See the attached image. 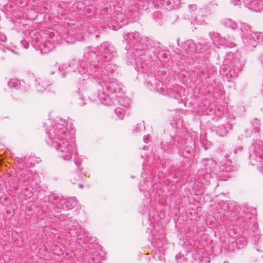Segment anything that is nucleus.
<instances>
[{
  "instance_id": "4",
  "label": "nucleus",
  "mask_w": 263,
  "mask_h": 263,
  "mask_svg": "<svg viewBox=\"0 0 263 263\" xmlns=\"http://www.w3.org/2000/svg\"><path fill=\"white\" fill-rule=\"evenodd\" d=\"M217 212L215 214L217 217L220 219L222 217H228L229 212H233V214L237 216L235 220V224L240 231L250 230V236H252L254 244L256 245L259 240V232L256 226V221L253 215L244 208L237 206L235 201H221L217 205Z\"/></svg>"
},
{
  "instance_id": "50",
  "label": "nucleus",
  "mask_w": 263,
  "mask_h": 263,
  "mask_svg": "<svg viewBox=\"0 0 263 263\" xmlns=\"http://www.w3.org/2000/svg\"><path fill=\"white\" fill-rule=\"evenodd\" d=\"M25 189L26 190H28L27 187H25Z\"/></svg>"
},
{
  "instance_id": "14",
  "label": "nucleus",
  "mask_w": 263,
  "mask_h": 263,
  "mask_svg": "<svg viewBox=\"0 0 263 263\" xmlns=\"http://www.w3.org/2000/svg\"><path fill=\"white\" fill-rule=\"evenodd\" d=\"M238 3L237 5L241 4L242 3L244 5L249 9L255 12H259L263 10V1L259 0H236Z\"/></svg>"
},
{
  "instance_id": "5",
  "label": "nucleus",
  "mask_w": 263,
  "mask_h": 263,
  "mask_svg": "<svg viewBox=\"0 0 263 263\" xmlns=\"http://www.w3.org/2000/svg\"><path fill=\"white\" fill-rule=\"evenodd\" d=\"M124 40L130 47H133V54L136 58H141V57H147L150 59H159V54L164 52L161 51L160 43L155 42L147 37H140L139 33L137 32H129L124 35Z\"/></svg>"
},
{
  "instance_id": "27",
  "label": "nucleus",
  "mask_w": 263,
  "mask_h": 263,
  "mask_svg": "<svg viewBox=\"0 0 263 263\" xmlns=\"http://www.w3.org/2000/svg\"><path fill=\"white\" fill-rule=\"evenodd\" d=\"M180 0H166V8L167 9H178L181 5Z\"/></svg>"
},
{
  "instance_id": "1",
  "label": "nucleus",
  "mask_w": 263,
  "mask_h": 263,
  "mask_svg": "<svg viewBox=\"0 0 263 263\" xmlns=\"http://www.w3.org/2000/svg\"><path fill=\"white\" fill-rule=\"evenodd\" d=\"M84 57L87 60L83 61L80 63L78 61L72 60L69 62V66L78 69L79 73L81 75L84 80L92 78L98 80H102L100 84L104 83L105 85L111 83V79L115 70V65L111 64H103L100 66L95 63L97 59L95 51L90 48L87 47L84 50Z\"/></svg>"
},
{
  "instance_id": "38",
  "label": "nucleus",
  "mask_w": 263,
  "mask_h": 263,
  "mask_svg": "<svg viewBox=\"0 0 263 263\" xmlns=\"http://www.w3.org/2000/svg\"><path fill=\"white\" fill-rule=\"evenodd\" d=\"M74 164L75 165L76 167H77L79 170V172H78V179H79L81 178V177L79 175V172L82 170V168L81 167L80 163L78 160H77L76 159L74 160Z\"/></svg>"
},
{
  "instance_id": "46",
  "label": "nucleus",
  "mask_w": 263,
  "mask_h": 263,
  "mask_svg": "<svg viewBox=\"0 0 263 263\" xmlns=\"http://www.w3.org/2000/svg\"><path fill=\"white\" fill-rule=\"evenodd\" d=\"M259 59L263 66V53L260 55Z\"/></svg>"
},
{
  "instance_id": "51",
  "label": "nucleus",
  "mask_w": 263,
  "mask_h": 263,
  "mask_svg": "<svg viewBox=\"0 0 263 263\" xmlns=\"http://www.w3.org/2000/svg\"><path fill=\"white\" fill-rule=\"evenodd\" d=\"M223 263H229L228 262L224 261Z\"/></svg>"
},
{
  "instance_id": "35",
  "label": "nucleus",
  "mask_w": 263,
  "mask_h": 263,
  "mask_svg": "<svg viewBox=\"0 0 263 263\" xmlns=\"http://www.w3.org/2000/svg\"><path fill=\"white\" fill-rule=\"evenodd\" d=\"M78 100L79 102L77 103L80 106H83L87 105L89 103L93 102V100Z\"/></svg>"
},
{
  "instance_id": "42",
  "label": "nucleus",
  "mask_w": 263,
  "mask_h": 263,
  "mask_svg": "<svg viewBox=\"0 0 263 263\" xmlns=\"http://www.w3.org/2000/svg\"><path fill=\"white\" fill-rule=\"evenodd\" d=\"M189 9L193 11L196 10L197 9V5L195 4L191 5L189 7Z\"/></svg>"
},
{
  "instance_id": "9",
  "label": "nucleus",
  "mask_w": 263,
  "mask_h": 263,
  "mask_svg": "<svg viewBox=\"0 0 263 263\" xmlns=\"http://www.w3.org/2000/svg\"><path fill=\"white\" fill-rule=\"evenodd\" d=\"M187 136L189 135L186 134L184 135V136H182V134L179 133L174 137L170 136L167 141L162 143L163 146L162 147L164 151L172 153L174 151V146L178 147L186 144V140L185 139Z\"/></svg>"
},
{
  "instance_id": "41",
  "label": "nucleus",
  "mask_w": 263,
  "mask_h": 263,
  "mask_svg": "<svg viewBox=\"0 0 263 263\" xmlns=\"http://www.w3.org/2000/svg\"><path fill=\"white\" fill-rule=\"evenodd\" d=\"M21 43L24 48H28L29 46V44L26 42L25 41H22Z\"/></svg>"
},
{
  "instance_id": "47",
  "label": "nucleus",
  "mask_w": 263,
  "mask_h": 263,
  "mask_svg": "<svg viewBox=\"0 0 263 263\" xmlns=\"http://www.w3.org/2000/svg\"><path fill=\"white\" fill-rule=\"evenodd\" d=\"M231 2L233 3L234 5H237V3H238V2L236 1V0H233Z\"/></svg>"
},
{
  "instance_id": "10",
  "label": "nucleus",
  "mask_w": 263,
  "mask_h": 263,
  "mask_svg": "<svg viewBox=\"0 0 263 263\" xmlns=\"http://www.w3.org/2000/svg\"><path fill=\"white\" fill-rule=\"evenodd\" d=\"M209 34L213 44L216 46L219 45L224 47L233 48L236 46L235 39L233 36L228 35L221 37L218 33L212 32H210Z\"/></svg>"
},
{
  "instance_id": "44",
  "label": "nucleus",
  "mask_w": 263,
  "mask_h": 263,
  "mask_svg": "<svg viewBox=\"0 0 263 263\" xmlns=\"http://www.w3.org/2000/svg\"><path fill=\"white\" fill-rule=\"evenodd\" d=\"M198 44L199 45H201V44H203L204 45L206 46V47H207L208 46L207 45L205 44V43H204L203 42V41L202 40H200L199 42H198Z\"/></svg>"
},
{
  "instance_id": "11",
  "label": "nucleus",
  "mask_w": 263,
  "mask_h": 263,
  "mask_svg": "<svg viewBox=\"0 0 263 263\" xmlns=\"http://www.w3.org/2000/svg\"><path fill=\"white\" fill-rule=\"evenodd\" d=\"M98 48L103 62H108L116 55V49L109 42L102 43Z\"/></svg>"
},
{
  "instance_id": "21",
  "label": "nucleus",
  "mask_w": 263,
  "mask_h": 263,
  "mask_svg": "<svg viewBox=\"0 0 263 263\" xmlns=\"http://www.w3.org/2000/svg\"><path fill=\"white\" fill-rule=\"evenodd\" d=\"M51 84L50 81L46 78H39L35 80V89L39 92H43Z\"/></svg>"
},
{
  "instance_id": "36",
  "label": "nucleus",
  "mask_w": 263,
  "mask_h": 263,
  "mask_svg": "<svg viewBox=\"0 0 263 263\" xmlns=\"http://www.w3.org/2000/svg\"><path fill=\"white\" fill-rule=\"evenodd\" d=\"M176 259L178 263H186V260L184 256H181L180 255L176 256Z\"/></svg>"
},
{
  "instance_id": "37",
  "label": "nucleus",
  "mask_w": 263,
  "mask_h": 263,
  "mask_svg": "<svg viewBox=\"0 0 263 263\" xmlns=\"http://www.w3.org/2000/svg\"><path fill=\"white\" fill-rule=\"evenodd\" d=\"M243 149V146L240 145L234 149L233 154L234 155H239L241 153Z\"/></svg>"
},
{
  "instance_id": "25",
  "label": "nucleus",
  "mask_w": 263,
  "mask_h": 263,
  "mask_svg": "<svg viewBox=\"0 0 263 263\" xmlns=\"http://www.w3.org/2000/svg\"><path fill=\"white\" fill-rule=\"evenodd\" d=\"M183 48L187 53L192 54L196 51L197 46L193 40H189L184 42Z\"/></svg>"
},
{
  "instance_id": "7",
  "label": "nucleus",
  "mask_w": 263,
  "mask_h": 263,
  "mask_svg": "<svg viewBox=\"0 0 263 263\" xmlns=\"http://www.w3.org/2000/svg\"><path fill=\"white\" fill-rule=\"evenodd\" d=\"M250 163L255 165L257 162L258 170L263 174V142L260 140L253 141L249 148Z\"/></svg>"
},
{
  "instance_id": "39",
  "label": "nucleus",
  "mask_w": 263,
  "mask_h": 263,
  "mask_svg": "<svg viewBox=\"0 0 263 263\" xmlns=\"http://www.w3.org/2000/svg\"><path fill=\"white\" fill-rule=\"evenodd\" d=\"M98 97L99 98V99H106L107 95L103 91H99L98 92Z\"/></svg>"
},
{
  "instance_id": "34",
  "label": "nucleus",
  "mask_w": 263,
  "mask_h": 263,
  "mask_svg": "<svg viewBox=\"0 0 263 263\" xmlns=\"http://www.w3.org/2000/svg\"><path fill=\"white\" fill-rule=\"evenodd\" d=\"M115 112L119 116L120 119H122L125 114L124 109L120 107H117L115 109Z\"/></svg>"
},
{
  "instance_id": "26",
  "label": "nucleus",
  "mask_w": 263,
  "mask_h": 263,
  "mask_svg": "<svg viewBox=\"0 0 263 263\" xmlns=\"http://www.w3.org/2000/svg\"><path fill=\"white\" fill-rule=\"evenodd\" d=\"M206 11L204 9H200L198 11L197 15L194 17L195 22L199 25L205 24Z\"/></svg>"
},
{
  "instance_id": "20",
  "label": "nucleus",
  "mask_w": 263,
  "mask_h": 263,
  "mask_svg": "<svg viewBox=\"0 0 263 263\" xmlns=\"http://www.w3.org/2000/svg\"><path fill=\"white\" fill-rule=\"evenodd\" d=\"M259 121L255 120L254 122L252 123V128H247L245 131V136L246 137H256L258 135L260 131L259 127Z\"/></svg>"
},
{
  "instance_id": "19",
  "label": "nucleus",
  "mask_w": 263,
  "mask_h": 263,
  "mask_svg": "<svg viewBox=\"0 0 263 263\" xmlns=\"http://www.w3.org/2000/svg\"><path fill=\"white\" fill-rule=\"evenodd\" d=\"M8 86L10 88L21 89L24 91H27L29 88V86L26 84L23 80L18 81L16 79L10 80L8 82Z\"/></svg>"
},
{
  "instance_id": "45",
  "label": "nucleus",
  "mask_w": 263,
  "mask_h": 263,
  "mask_svg": "<svg viewBox=\"0 0 263 263\" xmlns=\"http://www.w3.org/2000/svg\"><path fill=\"white\" fill-rule=\"evenodd\" d=\"M148 136H145L143 138V140L145 143H147V140H148Z\"/></svg>"
},
{
  "instance_id": "52",
  "label": "nucleus",
  "mask_w": 263,
  "mask_h": 263,
  "mask_svg": "<svg viewBox=\"0 0 263 263\" xmlns=\"http://www.w3.org/2000/svg\"><path fill=\"white\" fill-rule=\"evenodd\" d=\"M48 123H45V125L48 124Z\"/></svg>"
},
{
  "instance_id": "30",
  "label": "nucleus",
  "mask_w": 263,
  "mask_h": 263,
  "mask_svg": "<svg viewBox=\"0 0 263 263\" xmlns=\"http://www.w3.org/2000/svg\"><path fill=\"white\" fill-rule=\"evenodd\" d=\"M240 30L242 33V38L243 39L247 37L249 34H251L252 31L251 30L250 26L246 23H243L240 24Z\"/></svg>"
},
{
  "instance_id": "15",
  "label": "nucleus",
  "mask_w": 263,
  "mask_h": 263,
  "mask_svg": "<svg viewBox=\"0 0 263 263\" xmlns=\"http://www.w3.org/2000/svg\"><path fill=\"white\" fill-rule=\"evenodd\" d=\"M19 174L18 181L20 183H24L25 186L28 185L29 183L34 181L37 176L35 174H33L32 172L27 170L21 171Z\"/></svg>"
},
{
  "instance_id": "3",
  "label": "nucleus",
  "mask_w": 263,
  "mask_h": 263,
  "mask_svg": "<svg viewBox=\"0 0 263 263\" xmlns=\"http://www.w3.org/2000/svg\"><path fill=\"white\" fill-rule=\"evenodd\" d=\"M68 125L66 120L57 118L51 122L49 128L45 129L47 136L45 138L46 143L55 148L59 156L64 160H70L73 153V146L68 141L70 132Z\"/></svg>"
},
{
  "instance_id": "23",
  "label": "nucleus",
  "mask_w": 263,
  "mask_h": 263,
  "mask_svg": "<svg viewBox=\"0 0 263 263\" xmlns=\"http://www.w3.org/2000/svg\"><path fill=\"white\" fill-rule=\"evenodd\" d=\"M55 47L54 45L49 40H47L43 43H41L38 49L41 50L43 54H47Z\"/></svg>"
},
{
  "instance_id": "28",
  "label": "nucleus",
  "mask_w": 263,
  "mask_h": 263,
  "mask_svg": "<svg viewBox=\"0 0 263 263\" xmlns=\"http://www.w3.org/2000/svg\"><path fill=\"white\" fill-rule=\"evenodd\" d=\"M221 24L224 27L229 28L232 30H235L237 28L236 23L231 18H223L221 21Z\"/></svg>"
},
{
  "instance_id": "22",
  "label": "nucleus",
  "mask_w": 263,
  "mask_h": 263,
  "mask_svg": "<svg viewBox=\"0 0 263 263\" xmlns=\"http://www.w3.org/2000/svg\"><path fill=\"white\" fill-rule=\"evenodd\" d=\"M232 125L227 122L226 124H222L217 126L215 127V130L219 136L224 137L228 134L230 130L232 129Z\"/></svg>"
},
{
  "instance_id": "24",
  "label": "nucleus",
  "mask_w": 263,
  "mask_h": 263,
  "mask_svg": "<svg viewBox=\"0 0 263 263\" xmlns=\"http://www.w3.org/2000/svg\"><path fill=\"white\" fill-rule=\"evenodd\" d=\"M30 158V157H25L24 158H17L16 159L15 163H16L18 168L22 170L24 166L26 168L31 167L32 162L29 161Z\"/></svg>"
},
{
  "instance_id": "16",
  "label": "nucleus",
  "mask_w": 263,
  "mask_h": 263,
  "mask_svg": "<svg viewBox=\"0 0 263 263\" xmlns=\"http://www.w3.org/2000/svg\"><path fill=\"white\" fill-rule=\"evenodd\" d=\"M54 217L62 220L65 227L70 230L77 229L79 225L77 220L73 219L71 217H67L65 214H58L55 215Z\"/></svg>"
},
{
  "instance_id": "43",
  "label": "nucleus",
  "mask_w": 263,
  "mask_h": 263,
  "mask_svg": "<svg viewBox=\"0 0 263 263\" xmlns=\"http://www.w3.org/2000/svg\"><path fill=\"white\" fill-rule=\"evenodd\" d=\"M6 40V37L5 35H3L2 34H0V41L1 42H5Z\"/></svg>"
},
{
  "instance_id": "2",
  "label": "nucleus",
  "mask_w": 263,
  "mask_h": 263,
  "mask_svg": "<svg viewBox=\"0 0 263 263\" xmlns=\"http://www.w3.org/2000/svg\"><path fill=\"white\" fill-rule=\"evenodd\" d=\"M68 125L66 120L57 118L51 122L49 128L45 129L47 136L45 138L46 143L55 148L59 156L64 160H70L73 153V146L68 141L70 132Z\"/></svg>"
},
{
  "instance_id": "31",
  "label": "nucleus",
  "mask_w": 263,
  "mask_h": 263,
  "mask_svg": "<svg viewBox=\"0 0 263 263\" xmlns=\"http://www.w3.org/2000/svg\"><path fill=\"white\" fill-rule=\"evenodd\" d=\"M136 69L139 73L145 72L147 70V65L143 63H138L136 65Z\"/></svg>"
},
{
  "instance_id": "12",
  "label": "nucleus",
  "mask_w": 263,
  "mask_h": 263,
  "mask_svg": "<svg viewBox=\"0 0 263 263\" xmlns=\"http://www.w3.org/2000/svg\"><path fill=\"white\" fill-rule=\"evenodd\" d=\"M263 41V34L261 32H251L249 35L243 39V42L249 48H255L260 42Z\"/></svg>"
},
{
  "instance_id": "18",
  "label": "nucleus",
  "mask_w": 263,
  "mask_h": 263,
  "mask_svg": "<svg viewBox=\"0 0 263 263\" xmlns=\"http://www.w3.org/2000/svg\"><path fill=\"white\" fill-rule=\"evenodd\" d=\"M186 146L182 150H179L178 153L180 156L183 157H188L189 155L193 152L195 147V143L193 142L191 137L190 136H187L186 138Z\"/></svg>"
},
{
  "instance_id": "17",
  "label": "nucleus",
  "mask_w": 263,
  "mask_h": 263,
  "mask_svg": "<svg viewBox=\"0 0 263 263\" xmlns=\"http://www.w3.org/2000/svg\"><path fill=\"white\" fill-rule=\"evenodd\" d=\"M78 200L74 197H70L67 199H60L59 201V213L63 210H70L77 205Z\"/></svg>"
},
{
  "instance_id": "29",
  "label": "nucleus",
  "mask_w": 263,
  "mask_h": 263,
  "mask_svg": "<svg viewBox=\"0 0 263 263\" xmlns=\"http://www.w3.org/2000/svg\"><path fill=\"white\" fill-rule=\"evenodd\" d=\"M30 35L32 40V45L34 48H36V49H38L41 45V43H42V42L40 41V35L38 33H35V32L32 31Z\"/></svg>"
},
{
  "instance_id": "8",
  "label": "nucleus",
  "mask_w": 263,
  "mask_h": 263,
  "mask_svg": "<svg viewBox=\"0 0 263 263\" xmlns=\"http://www.w3.org/2000/svg\"><path fill=\"white\" fill-rule=\"evenodd\" d=\"M60 199H63V198H60L57 194L50 193L48 196V202H46L42 206V212L48 217L52 215L54 216L55 214H53V212H55L57 214H59Z\"/></svg>"
},
{
  "instance_id": "13",
  "label": "nucleus",
  "mask_w": 263,
  "mask_h": 263,
  "mask_svg": "<svg viewBox=\"0 0 263 263\" xmlns=\"http://www.w3.org/2000/svg\"><path fill=\"white\" fill-rule=\"evenodd\" d=\"M145 83L147 87L151 90L160 91L162 93L165 92V88L161 87L162 85L161 83L152 74L148 76Z\"/></svg>"
},
{
  "instance_id": "32",
  "label": "nucleus",
  "mask_w": 263,
  "mask_h": 263,
  "mask_svg": "<svg viewBox=\"0 0 263 263\" xmlns=\"http://www.w3.org/2000/svg\"><path fill=\"white\" fill-rule=\"evenodd\" d=\"M115 102H118L121 106L124 107H128L130 106V100H114Z\"/></svg>"
},
{
  "instance_id": "49",
  "label": "nucleus",
  "mask_w": 263,
  "mask_h": 263,
  "mask_svg": "<svg viewBox=\"0 0 263 263\" xmlns=\"http://www.w3.org/2000/svg\"><path fill=\"white\" fill-rule=\"evenodd\" d=\"M206 48L203 49V50H202L201 51H203V50H206Z\"/></svg>"
},
{
  "instance_id": "40",
  "label": "nucleus",
  "mask_w": 263,
  "mask_h": 263,
  "mask_svg": "<svg viewBox=\"0 0 263 263\" xmlns=\"http://www.w3.org/2000/svg\"><path fill=\"white\" fill-rule=\"evenodd\" d=\"M210 258L207 256H203L200 261V263H209Z\"/></svg>"
},
{
  "instance_id": "6",
  "label": "nucleus",
  "mask_w": 263,
  "mask_h": 263,
  "mask_svg": "<svg viewBox=\"0 0 263 263\" xmlns=\"http://www.w3.org/2000/svg\"><path fill=\"white\" fill-rule=\"evenodd\" d=\"M241 70V66L239 60L229 55L220 67V73L226 76L227 81L230 82L238 77Z\"/></svg>"
},
{
  "instance_id": "33",
  "label": "nucleus",
  "mask_w": 263,
  "mask_h": 263,
  "mask_svg": "<svg viewBox=\"0 0 263 263\" xmlns=\"http://www.w3.org/2000/svg\"><path fill=\"white\" fill-rule=\"evenodd\" d=\"M100 103L105 106H111L112 104H116V102L114 100H99Z\"/></svg>"
},
{
  "instance_id": "48",
  "label": "nucleus",
  "mask_w": 263,
  "mask_h": 263,
  "mask_svg": "<svg viewBox=\"0 0 263 263\" xmlns=\"http://www.w3.org/2000/svg\"><path fill=\"white\" fill-rule=\"evenodd\" d=\"M79 186L80 188H83V185H82V184H80L79 185Z\"/></svg>"
}]
</instances>
